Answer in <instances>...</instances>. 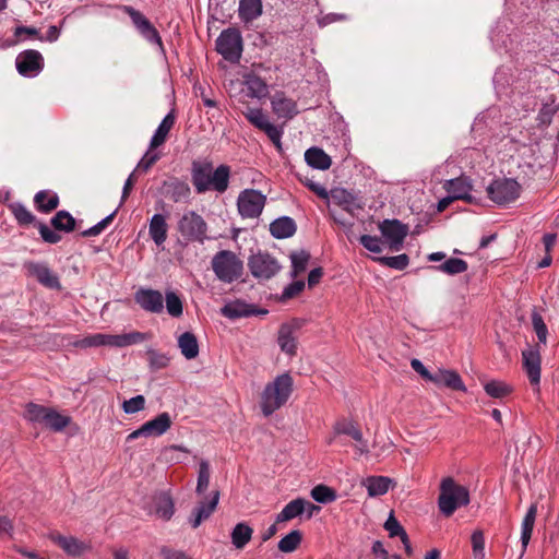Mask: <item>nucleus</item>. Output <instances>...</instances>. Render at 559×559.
<instances>
[{
	"label": "nucleus",
	"instance_id": "1",
	"mask_svg": "<svg viewBox=\"0 0 559 559\" xmlns=\"http://www.w3.org/2000/svg\"><path fill=\"white\" fill-rule=\"evenodd\" d=\"M438 508L441 514L449 518L457 509L469 503V491L465 486L459 485L452 477H444L440 483Z\"/></svg>",
	"mask_w": 559,
	"mask_h": 559
},
{
	"label": "nucleus",
	"instance_id": "2",
	"mask_svg": "<svg viewBox=\"0 0 559 559\" xmlns=\"http://www.w3.org/2000/svg\"><path fill=\"white\" fill-rule=\"evenodd\" d=\"M176 229L186 243L203 245L210 239L206 221L194 210L183 212L177 222Z\"/></svg>",
	"mask_w": 559,
	"mask_h": 559
},
{
	"label": "nucleus",
	"instance_id": "3",
	"mask_svg": "<svg viewBox=\"0 0 559 559\" xmlns=\"http://www.w3.org/2000/svg\"><path fill=\"white\" fill-rule=\"evenodd\" d=\"M8 209L12 213L16 223L21 227H26L29 225H34L43 239L44 242L56 245L61 241L62 236L56 231H53L47 224L40 222L36 218V216L26 209L24 204L21 202H12L8 205Z\"/></svg>",
	"mask_w": 559,
	"mask_h": 559
},
{
	"label": "nucleus",
	"instance_id": "4",
	"mask_svg": "<svg viewBox=\"0 0 559 559\" xmlns=\"http://www.w3.org/2000/svg\"><path fill=\"white\" fill-rule=\"evenodd\" d=\"M212 267L217 278L225 283H233L243 272L242 261L229 250L217 252L212 259Z\"/></svg>",
	"mask_w": 559,
	"mask_h": 559
},
{
	"label": "nucleus",
	"instance_id": "5",
	"mask_svg": "<svg viewBox=\"0 0 559 559\" xmlns=\"http://www.w3.org/2000/svg\"><path fill=\"white\" fill-rule=\"evenodd\" d=\"M488 198L499 206H506L519 199L522 187L514 178H496L486 189Z\"/></svg>",
	"mask_w": 559,
	"mask_h": 559
},
{
	"label": "nucleus",
	"instance_id": "6",
	"mask_svg": "<svg viewBox=\"0 0 559 559\" xmlns=\"http://www.w3.org/2000/svg\"><path fill=\"white\" fill-rule=\"evenodd\" d=\"M243 49L241 32L236 27L223 29L215 41V50L229 62H239Z\"/></svg>",
	"mask_w": 559,
	"mask_h": 559
},
{
	"label": "nucleus",
	"instance_id": "7",
	"mask_svg": "<svg viewBox=\"0 0 559 559\" xmlns=\"http://www.w3.org/2000/svg\"><path fill=\"white\" fill-rule=\"evenodd\" d=\"M119 9L129 15L133 26L143 38L151 44L158 45L163 49V40L158 31L142 12L131 5H120Z\"/></svg>",
	"mask_w": 559,
	"mask_h": 559
},
{
	"label": "nucleus",
	"instance_id": "8",
	"mask_svg": "<svg viewBox=\"0 0 559 559\" xmlns=\"http://www.w3.org/2000/svg\"><path fill=\"white\" fill-rule=\"evenodd\" d=\"M266 197L259 190L245 189L237 198V209L242 218H257L262 213Z\"/></svg>",
	"mask_w": 559,
	"mask_h": 559
},
{
	"label": "nucleus",
	"instance_id": "9",
	"mask_svg": "<svg viewBox=\"0 0 559 559\" xmlns=\"http://www.w3.org/2000/svg\"><path fill=\"white\" fill-rule=\"evenodd\" d=\"M248 267L253 277L269 280L277 273L280 266L277 260L270 253L258 251L249 257Z\"/></svg>",
	"mask_w": 559,
	"mask_h": 559
},
{
	"label": "nucleus",
	"instance_id": "10",
	"mask_svg": "<svg viewBox=\"0 0 559 559\" xmlns=\"http://www.w3.org/2000/svg\"><path fill=\"white\" fill-rule=\"evenodd\" d=\"M306 322V319L293 318L282 323V353L287 354L289 357L297 355L298 338Z\"/></svg>",
	"mask_w": 559,
	"mask_h": 559
},
{
	"label": "nucleus",
	"instance_id": "11",
	"mask_svg": "<svg viewBox=\"0 0 559 559\" xmlns=\"http://www.w3.org/2000/svg\"><path fill=\"white\" fill-rule=\"evenodd\" d=\"M379 230L383 238L388 241L392 250H400L408 235V225L400 219H383L379 224Z\"/></svg>",
	"mask_w": 559,
	"mask_h": 559
},
{
	"label": "nucleus",
	"instance_id": "12",
	"mask_svg": "<svg viewBox=\"0 0 559 559\" xmlns=\"http://www.w3.org/2000/svg\"><path fill=\"white\" fill-rule=\"evenodd\" d=\"M15 66L22 76L34 78L44 69L45 61L38 50L26 49L17 55Z\"/></svg>",
	"mask_w": 559,
	"mask_h": 559
},
{
	"label": "nucleus",
	"instance_id": "13",
	"mask_svg": "<svg viewBox=\"0 0 559 559\" xmlns=\"http://www.w3.org/2000/svg\"><path fill=\"white\" fill-rule=\"evenodd\" d=\"M248 121L255 128L264 131L274 146L280 151V128L272 124L262 109L247 107L243 112Z\"/></svg>",
	"mask_w": 559,
	"mask_h": 559
},
{
	"label": "nucleus",
	"instance_id": "14",
	"mask_svg": "<svg viewBox=\"0 0 559 559\" xmlns=\"http://www.w3.org/2000/svg\"><path fill=\"white\" fill-rule=\"evenodd\" d=\"M136 178H135V170H133L129 177L127 178L124 185H123V188H122V194H121V200H120V204L119 206L114 211L111 212L109 215H107L106 217H104L100 222H98L97 224H95L94 226L83 230L81 233V236L82 237H94V236H98L109 224H111V222L114 221L115 216L117 215V212L119 210V207L124 203V201L129 198L132 189H133V186H134V182H135Z\"/></svg>",
	"mask_w": 559,
	"mask_h": 559
},
{
	"label": "nucleus",
	"instance_id": "15",
	"mask_svg": "<svg viewBox=\"0 0 559 559\" xmlns=\"http://www.w3.org/2000/svg\"><path fill=\"white\" fill-rule=\"evenodd\" d=\"M28 275L35 277L39 284L49 289H61L59 276L45 262H28L26 265Z\"/></svg>",
	"mask_w": 559,
	"mask_h": 559
},
{
	"label": "nucleus",
	"instance_id": "16",
	"mask_svg": "<svg viewBox=\"0 0 559 559\" xmlns=\"http://www.w3.org/2000/svg\"><path fill=\"white\" fill-rule=\"evenodd\" d=\"M48 538L70 557H81L91 548L88 544L80 540L79 538L74 536H64L59 532L49 533Z\"/></svg>",
	"mask_w": 559,
	"mask_h": 559
},
{
	"label": "nucleus",
	"instance_id": "17",
	"mask_svg": "<svg viewBox=\"0 0 559 559\" xmlns=\"http://www.w3.org/2000/svg\"><path fill=\"white\" fill-rule=\"evenodd\" d=\"M212 170L213 164L211 162H192L191 181L197 193H204L211 189Z\"/></svg>",
	"mask_w": 559,
	"mask_h": 559
},
{
	"label": "nucleus",
	"instance_id": "18",
	"mask_svg": "<svg viewBox=\"0 0 559 559\" xmlns=\"http://www.w3.org/2000/svg\"><path fill=\"white\" fill-rule=\"evenodd\" d=\"M134 300L147 312L160 313L164 309L162 293L153 288H140L134 294Z\"/></svg>",
	"mask_w": 559,
	"mask_h": 559
},
{
	"label": "nucleus",
	"instance_id": "19",
	"mask_svg": "<svg viewBox=\"0 0 559 559\" xmlns=\"http://www.w3.org/2000/svg\"><path fill=\"white\" fill-rule=\"evenodd\" d=\"M333 432L335 436L346 435L354 439L357 442V451L359 452V454H367L369 452L368 443L364 439L361 430L353 420H337L334 424Z\"/></svg>",
	"mask_w": 559,
	"mask_h": 559
},
{
	"label": "nucleus",
	"instance_id": "20",
	"mask_svg": "<svg viewBox=\"0 0 559 559\" xmlns=\"http://www.w3.org/2000/svg\"><path fill=\"white\" fill-rule=\"evenodd\" d=\"M431 382L436 384L438 388H447L463 393L467 391V388L464 384L460 373L452 369L439 368L433 372V378Z\"/></svg>",
	"mask_w": 559,
	"mask_h": 559
},
{
	"label": "nucleus",
	"instance_id": "21",
	"mask_svg": "<svg viewBox=\"0 0 559 559\" xmlns=\"http://www.w3.org/2000/svg\"><path fill=\"white\" fill-rule=\"evenodd\" d=\"M219 501V491L216 490L212 493L210 500L201 501L192 511L189 523L192 528H197L201 525V523L207 520L212 513L215 511Z\"/></svg>",
	"mask_w": 559,
	"mask_h": 559
},
{
	"label": "nucleus",
	"instance_id": "22",
	"mask_svg": "<svg viewBox=\"0 0 559 559\" xmlns=\"http://www.w3.org/2000/svg\"><path fill=\"white\" fill-rule=\"evenodd\" d=\"M261 408L264 416H270L280 408V374L266 384L261 395Z\"/></svg>",
	"mask_w": 559,
	"mask_h": 559
},
{
	"label": "nucleus",
	"instance_id": "23",
	"mask_svg": "<svg viewBox=\"0 0 559 559\" xmlns=\"http://www.w3.org/2000/svg\"><path fill=\"white\" fill-rule=\"evenodd\" d=\"M523 368L532 385L540 382V354L537 348H527L522 352Z\"/></svg>",
	"mask_w": 559,
	"mask_h": 559
},
{
	"label": "nucleus",
	"instance_id": "24",
	"mask_svg": "<svg viewBox=\"0 0 559 559\" xmlns=\"http://www.w3.org/2000/svg\"><path fill=\"white\" fill-rule=\"evenodd\" d=\"M163 189L166 197L173 202L179 203L188 201L191 195V189L187 181L177 177H171L163 182Z\"/></svg>",
	"mask_w": 559,
	"mask_h": 559
},
{
	"label": "nucleus",
	"instance_id": "25",
	"mask_svg": "<svg viewBox=\"0 0 559 559\" xmlns=\"http://www.w3.org/2000/svg\"><path fill=\"white\" fill-rule=\"evenodd\" d=\"M444 188L455 200H464L467 203H473L475 200L469 193L472 190V182L468 177L461 176L450 179L445 182Z\"/></svg>",
	"mask_w": 559,
	"mask_h": 559
},
{
	"label": "nucleus",
	"instance_id": "26",
	"mask_svg": "<svg viewBox=\"0 0 559 559\" xmlns=\"http://www.w3.org/2000/svg\"><path fill=\"white\" fill-rule=\"evenodd\" d=\"M334 204L342 206L347 212L361 209L358 198L344 188H334L329 193Z\"/></svg>",
	"mask_w": 559,
	"mask_h": 559
},
{
	"label": "nucleus",
	"instance_id": "27",
	"mask_svg": "<svg viewBox=\"0 0 559 559\" xmlns=\"http://www.w3.org/2000/svg\"><path fill=\"white\" fill-rule=\"evenodd\" d=\"M266 313V310L260 311L254 308L252 305H248L245 301L236 300L234 302L226 304L222 308V314L228 319H239L250 317L257 313Z\"/></svg>",
	"mask_w": 559,
	"mask_h": 559
},
{
	"label": "nucleus",
	"instance_id": "28",
	"mask_svg": "<svg viewBox=\"0 0 559 559\" xmlns=\"http://www.w3.org/2000/svg\"><path fill=\"white\" fill-rule=\"evenodd\" d=\"M241 92H243L248 97L262 99L267 96L269 87L260 76L249 74L245 78L243 88Z\"/></svg>",
	"mask_w": 559,
	"mask_h": 559
},
{
	"label": "nucleus",
	"instance_id": "29",
	"mask_svg": "<svg viewBox=\"0 0 559 559\" xmlns=\"http://www.w3.org/2000/svg\"><path fill=\"white\" fill-rule=\"evenodd\" d=\"M171 418L167 412L158 414L155 418L142 425L146 437H159L171 427Z\"/></svg>",
	"mask_w": 559,
	"mask_h": 559
},
{
	"label": "nucleus",
	"instance_id": "30",
	"mask_svg": "<svg viewBox=\"0 0 559 559\" xmlns=\"http://www.w3.org/2000/svg\"><path fill=\"white\" fill-rule=\"evenodd\" d=\"M176 121V116L174 110L169 111L160 121L157 129L155 130L151 141L150 148L154 150L160 145H163L168 136L169 131L173 129Z\"/></svg>",
	"mask_w": 559,
	"mask_h": 559
},
{
	"label": "nucleus",
	"instance_id": "31",
	"mask_svg": "<svg viewBox=\"0 0 559 559\" xmlns=\"http://www.w3.org/2000/svg\"><path fill=\"white\" fill-rule=\"evenodd\" d=\"M168 225L163 214L156 213L148 224V234L156 246H162L167 239Z\"/></svg>",
	"mask_w": 559,
	"mask_h": 559
},
{
	"label": "nucleus",
	"instance_id": "32",
	"mask_svg": "<svg viewBox=\"0 0 559 559\" xmlns=\"http://www.w3.org/2000/svg\"><path fill=\"white\" fill-rule=\"evenodd\" d=\"M59 195L50 190H40L34 195V206L40 213H50L59 206Z\"/></svg>",
	"mask_w": 559,
	"mask_h": 559
},
{
	"label": "nucleus",
	"instance_id": "33",
	"mask_svg": "<svg viewBox=\"0 0 559 559\" xmlns=\"http://www.w3.org/2000/svg\"><path fill=\"white\" fill-rule=\"evenodd\" d=\"M305 160L308 166L318 170H326L332 164L331 157L322 148L317 146H312L306 151Z\"/></svg>",
	"mask_w": 559,
	"mask_h": 559
},
{
	"label": "nucleus",
	"instance_id": "34",
	"mask_svg": "<svg viewBox=\"0 0 559 559\" xmlns=\"http://www.w3.org/2000/svg\"><path fill=\"white\" fill-rule=\"evenodd\" d=\"M288 257L290 260L289 277L296 278L307 270L311 254L306 249H299L292 251Z\"/></svg>",
	"mask_w": 559,
	"mask_h": 559
},
{
	"label": "nucleus",
	"instance_id": "35",
	"mask_svg": "<svg viewBox=\"0 0 559 559\" xmlns=\"http://www.w3.org/2000/svg\"><path fill=\"white\" fill-rule=\"evenodd\" d=\"M536 515H537V504L532 503L530 506V508L527 509L526 514L522 521V532H521L522 555L526 551L527 545L531 540Z\"/></svg>",
	"mask_w": 559,
	"mask_h": 559
},
{
	"label": "nucleus",
	"instance_id": "36",
	"mask_svg": "<svg viewBox=\"0 0 559 559\" xmlns=\"http://www.w3.org/2000/svg\"><path fill=\"white\" fill-rule=\"evenodd\" d=\"M50 225L53 227L52 230L58 234L60 231L69 234L75 230L76 221L70 212L60 210L50 218Z\"/></svg>",
	"mask_w": 559,
	"mask_h": 559
},
{
	"label": "nucleus",
	"instance_id": "37",
	"mask_svg": "<svg viewBox=\"0 0 559 559\" xmlns=\"http://www.w3.org/2000/svg\"><path fill=\"white\" fill-rule=\"evenodd\" d=\"M155 513L164 521H169L175 513V503L169 491H160L155 497Z\"/></svg>",
	"mask_w": 559,
	"mask_h": 559
},
{
	"label": "nucleus",
	"instance_id": "38",
	"mask_svg": "<svg viewBox=\"0 0 559 559\" xmlns=\"http://www.w3.org/2000/svg\"><path fill=\"white\" fill-rule=\"evenodd\" d=\"M52 407H47L34 402L25 405L23 417L32 424H41L45 426Z\"/></svg>",
	"mask_w": 559,
	"mask_h": 559
},
{
	"label": "nucleus",
	"instance_id": "39",
	"mask_svg": "<svg viewBox=\"0 0 559 559\" xmlns=\"http://www.w3.org/2000/svg\"><path fill=\"white\" fill-rule=\"evenodd\" d=\"M178 347L186 359H194L199 355V343L192 332H185L178 337Z\"/></svg>",
	"mask_w": 559,
	"mask_h": 559
},
{
	"label": "nucleus",
	"instance_id": "40",
	"mask_svg": "<svg viewBox=\"0 0 559 559\" xmlns=\"http://www.w3.org/2000/svg\"><path fill=\"white\" fill-rule=\"evenodd\" d=\"M230 178V167L222 164L212 170L211 189L218 193H224L228 189Z\"/></svg>",
	"mask_w": 559,
	"mask_h": 559
},
{
	"label": "nucleus",
	"instance_id": "41",
	"mask_svg": "<svg viewBox=\"0 0 559 559\" xmlns=\"http://www.w3.org/2000/svg\"><path fill=\"white\" fill-rule=\"evenodd\" d=\"M392 479L385 476H370L365 480V487L370 497H379L389 491Z\"/></svg>",
	"mask_w": 559,
	"mask_h": 559
},
{
	"label": "nucleus",
	"instance_id": "42",
	"mask_svg": "<svg viewBox=\"0 0 559 559\" xmlns=\"http://www.w3.org/2000/svg\"><path fill=\"white\" fill-rule=\"evenodd\" d=\"M238 12L243 22H251L262 13V2L261 0H240Z\"/></svg>",
	"mask_w": 559,
	"mask_h": 559
},
{
	"label": "nucleus",
	"instance_id": "43",
	"mask_svg": "<svg viewBox=\"0 0 559 559\" xmlns=\"http://www.w3.org/2000/svg\"><path fill=\"white\" fill-rule=\"evenodd\" d=\"M430 269L445 273L448 275H456L467 271L468 264L460 258H450L440 265L429 266Z\"/></svg>",
	"mask_w": 559,
	"mask_h": 559
},
{
	"label": "nucleus",
	"instance_id": "44",
	"mask_svg": "<svg viewBox=\"0 0 559 559\" xmlns=\"http://www.w3.org/2000/svg\"><path fill=\"white\" fill-rule=\"evenodd\" d=\"M146 340V334L142 332H131L119 335L109 334V346L126 347L133 344L141 343Z\"/></svg>",
	"mask_w": 559,
	"mask_h": 559
},
{
	"label": "nucleus",
	"instance_id": "45",
	"mask_svg": "<svg viewBox=\"0 0 559 559\" xmlns=\"http://www.w3.org/2000/svg\"><path fill=\"white\" fill-rule=\"evenodd\" d=\"M252 528L246 523H238L231 532V543L237 549H242L252 537Z\"/></svg>",
	"mask_w": 559,
	"mask_h": 559
},
{
	"label": "nucleus",
	"instance_id": "46",
	"mask_svg": "<svg viewBox=\"0 0 559 559\" xmlns=\"http://www.w3.org/2000/svg\"><path fill=\"white\" fill-rule=\"evenodd\" d=\"M307 500L304 498H296L293 501L288 502L282 509V522L290 521L297 516L302 515L306 511Z\"/></svg>",
	"mask_w": 559,
	"mask_h": 559
},
{
	"label": "nucleus",
	"instance_id": "47",
	"mask_svg": "<svg viewBox=\"0 0 559 559\" xmlns=\"http://www.w3.org/2000/svg\"><path fill=\"white\" fill-rule=\"evenodd\" d=\"M109 334L95 333L74 341L72 345L78 348H90L109 346Z\"/></svg>",
	"mask_w": 559,
	"mask_h": 559
},
{
	"label": "nucleus",
	"instance_id": "48",
	"mask_svg": "<svg viewBox=\"0 0 559 559\" xmlns=\"http://www.w3.org/2000/svg\"><path fill=\"white\" fill-rule=\"evenodd\" d=\"M484 390L487 395L493 399H503L512 393L511 385L503 381L490 380L484 384Z\"/></svg>",
	"mask_w": 559,
	"mask_h": 559
},
{
	"label": "nucleus",
	"instance_id": "49",
	"mask_svg": "<svg viewBox=\"0 0 559 559\" xmlns=\"http://www.w3.org/2000/svg\"><path fill=\"white\" fill-rule=\"evenodd\" d=\"M311 498L319 503L328 504L336 500L337 492L335 489L320 484L312 488Z\"/></svg>",
	"mask_w": 559,
	"mask_h": 559
},
{
	"label": "nucleus",
	"instance_id": "50",
	"mask_svg": "<svg viewBox=\"0 0 559 559\" xmlns=\"http://www.w3.org/2000/svg\"><path fill=\"white\" fill-rule=\"evenodd\" d=\"M71 423V417L60 414L55 408L51 409L49 418L47 419L45 427L55 431H62Z\"/></svg>",
	"mask_w": 559,
	"mask_h": 559
},
{
	"label": "nucleus",
	"instance_id": "51",
	"mask_svg": "<svg viewBox=\"0 0 559 559\" xmlns=\"http://www.w3.org/2000/svg\"><path fill=\"white\" fill-rule=\"evenodd\" d=\"M374 260L384 266H388V267H391V269H394L397 271H403L409 264V257L406 253H402V254L393 255V257H379V258H374Z\"/></svg>",
	"mask_w": 559,
	"mask_h": 559
},
{
	"label": "nucleus",
	"instance_id": "52",
	"mask_svg": "<svg viewBox=\"0 0 559 559\" xmlns=\"http://www.w3.org/2000/svg\"><path fill=\"white\" fill-rule=\"evenodd\" d=\"M166 309L167 312L174 317L179 318L183 312V305L181 298L173 290L166 292Z\"/></svg>",
	"mask_w": 559,
	"mask_h": 559
},
{
	"label": "nucleus",
	"instance_id": "53",
	"mask_svg": "<svg viewBox=\"0 0 559 559\" xmlns=\"http://www.w3.org/2000/svg\"><path fill=\"white\" fill-rule=\"evenodd\" d=\"M302 540V533L299 530H293L282 537V552H293L298 548Z\"/></svg>",
	"mask_w": 559,
	"mask_h": 559
},
{
	"label": "nucleus",
	"instance_id": "54",
	"mask_svg": "<svg viewBox=\"0 0 559 559\" xmlns=\"http://www.w3.org/2000/svg\"><path fill=\"white\" fill-rule=\"evenodd\" d=\"M384 528L388 531L389 536L391 538L393 537H400V538H406V531L401 525V523L397 521V519L394 516V513L391 512L384 523Z\"/></svg>",
	"mask_w": 559,
	"mask_h": 559
},
{
	"label": "nucleus",
	"instance_id": "55",
	"mask_svg": "<svg viewBox=\"0 0 559 559\" xmlns=\"http://www.w3.org/2000/svg\"><path fill=\"white\" fill-rule=\"evenodd\" d=\"M210 484V466L206 461H201L198 472V483L195 491L199 495L205 492Z\"/></svg>",
	"mask_w": 559,
	"mask_h": 559
},
{
	"label": "nucleus",
	"instance_id": "56",
	"mask_svg": "<svg viewBox=\"0 0 559 559\" xmlns=\"http://www.w3.org/2000/svg\"><path fill=\"white\" fill-rule=\"evenodd\" d=\"M22 34L34 36L37 39H39L40 41L44 40V36L39 35V31L36 27L20 25V26H16L15 29H14V36L16 37V39L12 40V41L8 40L4 44L0 45V47L1 48H7V47H10V46L16 44L20 40V36Z\"/></svg>",
	"mask_w": 559,
	"mask_h": 559
},
{
	"label": "nucleus",
	"instance_id": "57",
	"mask_svg": "<svg viewBox=\"0 0 559 559\" xmlns=\"http://www.w3.org/2000/svg\"><path fill=\"white\" fill-rule=\"evenodd\" d=\"M532 324H533L534 331L536 332L539 343L546 344L548 329L544 322L543 317L537 311H533V313H532Z\"/></svg>",
	"mask_w": 559,
	"mask_h": 559
},
{
	"label": "nucleus",
	"instance_id": "58",
	"mask_svg": "<svg viewBox=\"0 0 559 559\" xmlns=\"http://www.w3.org/2000/svg\"><path fill=\"white\" fill-rule=\"evenodd\" d=\"M145 407V397L143 395H136L127 400L122 403V409L126 414H134L143 411Z\"/></svg>",
	"mask_w": 559,
	"mask_h": 559
},
{
	"label": "nucleus",
	"instance_id": "59",
	"mask_svg": "<svg viewBox=\"0 0 559 559\" xmlns=\"http://www.w3.org/2000/svg\"><path fill=\"white\" fill-rule=\"evenodd\" d=\"M305 286L304 280L293 281L282 290V301L296 297L305 289Z\"/></svg>",
	"mask_w": 559,
	"mask_h": 559
},
{
	"label": "nucleus",
	"instance_id": "60",
	"mask_svg": "<svg viewBox=\"0 0 559 559\" xmlns=\"http://www.w3.org/2000/svg\"><path fill=\"white\" fill-rule=\"evenodd\" d=\"M473 554L477 558H484L485 556V537L481 531L473 532L471 536Z\"/></svg>",
	"mask_w": 559,
	"mask_h": 559
},
{
	"label": "nucleus",
	"instance_id": "61",
	"mask_svg": "<svg viewBox=\"0 0 559 559\" xmlns=\"http://www.w3.org/2000/svg\"><path fill=\"white\" fill-rule=\"evenodd\" d=\"M359 243L372 253H380L382 251L381 239L377 236L362 235L359 238Z\"/></svg>",
	"mask_w": 559,
	"mask_h": 559
},
{
	"label": "nucleus",
	"instance_id": "62",
	"mask_svg": "<svg viewBox=\"0 0 559 559\" xmlns=\"http://www.w3.org/2000/svg\"><path fill=\"white\" fill-rule=\"evenodd\" d=\"M147 355L150 367L153 369H163L169 364V358L165 354H160L154 349H148Z\"/></svg>",
	"mask_w": 559,
	"mask_h": 559
},
{
	"label": "nucleus",
	"instance_id": "63",
	"mask_svg": "<svg viewBox=\"0 0 559 559\" xmlns=\"http://www.w3.org/2000/svg\"><path fill=\"white\" fill-rule=\"evenodd\" d=\"M299 111L295 100L282 97V118L290 120L297 116Z\"/></svg>",
	"mask_w": 559,
	"mask_h": 559
},
{
	"label": "nucleus",
	"instance_id": "64",
	"mask_svg": "<svg viewBox=\"0 0 559 559\" xmlns=\"http://www.w3.org/2000/svg\"><path fill=\"white\" fill-rule=\"evenodd\" d=\"M304 185L309 188L314 194H317L321 199H329V192L324 186L321 183L314 181L313 179H310L308 177H305V179H300Z\"/></svg>",
	"mask_w": 559,
	"mask_h": 559
}]
</instances>
